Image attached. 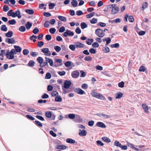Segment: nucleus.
Instances as JSON below:
<instances>
[{
	"label": "nucleus",
	"instance_id": "f257e3e1",
	"mask_svg": "<svg viewBox=\"0 0 151 151\" xmlns=\"http://www.w3.org/2000/svg\"><path fill=\"white\" fill-rule=\"evenodd\" d=\"M91 95L93 97L100 99L102 100H105L106 99L105 97L103 96L102 94L97 93L94 91H92Z\"/></svg>",
	"mask_w": 151,
	"mask_h": 151
},
{
	"label": "nucleus",
	"instance_id": "f03ea898",
	"mask_svg": "<svg viewBox=\"0 0 151 151\" xmlns=\"http://www.w3.org/2000/svg\"><path fill=\"white\" fill-rule=\"evenodd\" d=\"M45 59L46 60L45 62H43L44 60L41 57H38L37 59V62L40 64V66L41 67H42L47 65V58L45 57Z\"/></svg>",
	"mask_w": 151,
	"mask_h": 151
},
{
	"label": "nucleus",
	"instance_id": "7ed1b4c3",
	"mask_svg": "<svg viewBox=\"0 0 151 151\" xmlns=\"http://www.w3.org/2000/svg\"><path fill=\"white\" fill-rule=\"evenodd\" d=\"M95 34L99 37H102L105 35L102 30L100 29H97L95 30Z\"/></svg>",
	"mask_w": 151,
	"mask_h": 151
},
{
	"label": "nucleus",
	"instance_id": "20e7f679",
	"mask_svg": "<svg viewBox=\"0 0 151 151\" xmlns=\"http://www.w3.org/2000/svg\"><path fill=\"white\" fill-rule=\"evenodd\" d=\"M12 17H17L19 19L21 17V16L20 15V12L19 10H17L15 12H12Z\"/></svg>",
	"mask_w": 151,
	"mask_h": 151
},
{
	"label": "nucleus",
	"instance_id": "39448f33",
	"mask_svg": "<svg viewBox=\"0 0 151 151\" xmlns=\"http://www.w3.org/2000/svg\"><path fill=\"white\" fill-rule=\"evenodd\" d=\"M6 56L8 59L10 60H12L14 59V55L13 54L10 52H9V50L7 52V53L6 54Z\"/></svg>",
	"mask_w": 151,
	"mask_h": 151
},
{
	"label": "nucleus",
	"instance_id": "423d86ee",
	"mask_svg": "<svg viewBox=\"0 0 151 151\" xmlns=\"http://www.w3.org/2000/svg\"><path fill=\"white\" fill-rule=\"evenodd\" d=\"M63 35L64 37H67V36H72L74 35V34L73 32H71L70 30H67L66 32H64Z\"/></svg>",
	"mask_w": 151,
	"mask_h": 151
},
{
	"label": "nucleus",
	"instance_id": "0eeeda50",
	"mask_svg": "<svg viewBox=\"0 0 151 151\" xmlns=\"http://www.w3.org/2000/svg\"><path fill=\"white\" fill-rule=\"evenodd\" d=\"M79 73L77 70H75L73 71L71 73L72 77L74 78H77L79 76Z\"/></svg>",
	"mask_w": 151,
	"mask_h": 151
},
{
	"label": "nucleus",
	"instance_id": "6e6552de",
	"mask_svg": "<svg viewBox=\"0 0 151 151\" xmlns=\"http://www.w3.org/2000/svg\"><path fill=\"white\" fill-rule=\"evenodd\" d=\"M119 11V8L118 6L113 7L111 10V14H115L118 13Z\"/></svg>",
	"mask_w": 151,
	"mask_h": 151
},
{
	"label": "nucleus",
	"instance_id": "1a4fd4ad",
	"mask_svg": "<svg viewBox=\"0 0 151 151\" xmlns=\"http://www.w3.org/2000/svg\"><path fill=\"white\" fill-rule=\"evenodd\" d=\"M71 84V83L70 81H65L64 83V87L66 89H68L69 88Z\"/></svg>",
	"mask_w": 151,
	"mask_h": 151
},
{
	"label": "nucleus",
	"instance_id": "9d476101",
	"mask_svg": "<svg viewBox=\"0 0 151 151\" xmlns=\"http://www.w3.org/2000/svg\"><path fill=\"white\" fill-rule=\"evenodd\" d=\"M75 91L77 93L81 95H82L85 93L84 91L79 88H75Z\"/></svg>",
	"mask_w": 151,
	"mask_h": 151
},
{
	"label": "nucleus",
	"instance_id": "9b49d317",
	"mask_svg": "<svg viewBox=\"0 0 151 151\" xmlns=\"http://www.w3.org/2000/svg\"><path fill=\"white\" fill-rule=\"evenodd\" d=\"M87 132L84 129L79 130V132L78 133V134L82 136H86V135Z\"/></svg>",
	"mask_w": 151,
	"mask_h": 151
},
{
	"label": "nucleus",
	"instance_id": "f8f14e48",
	"mask_svg": "<svg viewBox=\"0 0 151 151\" xmlns=\"http://www.w3.org/2000/svg\"><path fill=\"white\" fill-rule=\"evenodd\" d=\"M5 41L8 44H13L15 42V40L13 38H6Z\"/></svg>",
	"mask_w": 151,
	"mask_h": 151
},
{
	"label": "nucleus",
	"instance_id": "ddd939ff",
	"mask_svg": "<svg viewBox=\"0 0 151 151\" xmlns=\"http://www.w3.org/2000/svg\"><path fill=\"white\" fill-rule=\"evenodd\" d=\"M96 125L98 127L105 128L106 127V125L103 122H98L96 124Z\"/></svg>",
	"mask_w": 151,
	"mask_h": 151
},
{
	"label": "nucleus",
	"instance_id": "4468645a",
	"mask_svg": "<svg viewBox=\"0 0 151 151\" xmlns=\"http://www.w3.org/2000/svg\"><path fill=\"white\" fill-rule=\"evenodd\" d=\"M98 115L101 118H104L105 119L110 118L111 116L109 115L105 114H99Z\"/></svg>",
	"mask_w": 151,
	"mask_h": 151
},
{
	"label": "nucleus",
	"instance_id": "2eb2a0df",
	"mask_svg": "<svg viewBox=\"0 0 151 151\" xmlns=\"http://www.w3.org/2000/svg\"><path fill=\"white\" fill-rule=\"evenodd\" d=\"M68 148L67 146L65 145H59L56 146V148L59 150H65Z\"/></svg>",
	"mask_w": 151,
	"mask_h": 151
},
{
	"label": "nucleus",
	"instance_id": "dca6fc26",
	"mask_svg": "<svg viewBox=\"0 0 151 151\" xmlns=\"http://www.w3.org/2000/svg\"><path fill=\"white\" fill-rule=\"evenodd\" d=\"M115 98L116 99L121 98L123 96V93L119 91L115 94Z\"/></svg>",
	"mask_w": 151,
	"mask_h": 151
},
{
	"label": "nucleus",
	"instance_id": "f3484780",
	"mask_svg": "<svg viewBox=\"0 0 151 151\" xmlns=\"http://www.w3.org/2000/svg\"><path fill=\"white\" fill-rule=\"evenodd\" d=\"M76 48L83 47L84 46V45L81 43L79 42H77L75 43Z\"/></svg>",
	"mask_w": 151,
	"mask_h": 151
},
{
	"label": "nucleus",
	"instance_id": "a211bd4d",
	"mask_svg": "<svg viewBox=\"0 0 151 151\" xmlns=\"http://www.w3.org/2000/svg\"><path fill=\"white\" fill-rule=\"evenodd\" d=\"M142 108H143L145 112L146 113H148L149 111H148V106L146 104H142Z\"/></svg>",
	"mask_w": 151,
	"mask_h": 151
},
{
	"label": "nucleus",
	"instance_id": "6ab92c4d",
	"mask_svg": "<svg viewBox=\"0 0 151 151\" xmlns=\"http://www.w3.org/2000/svg\"><path fill=\"white\" fill-rule=\"evenodd\" d=\"M48 118H51V120H54L55 118V116L54 115H52L51 112L48 111Z\"/></svg>",
	"mask_w": 151,
	"mask_h": 151
},
{
	"label": "nucleus",
	"instance_id": "aec40b11",
	"mask_svg": "<svg viewBox=\"0 0 151 151\" xmlns=\"http://www.w3.org/2000/svg\"><path fill=\"white\" fill-rule=\"evenodd\" d=\"M66 142L70 144H74L75 143V141L71 138H68L66 140Z\"/></svg>",
	"mask_w": 151,
	"mask_h": 151
},
{
	"label": "nucleus",
	"instance_id": "412c9836",
	"mask_svg": "<svg viewBox=\"0 0 151 151\" xmlns=\"http://www.w3.org/2000/svg\"><path fill=\"white\" fill-rule=\"evenodd\" d=\"M13 34V32L12 31H9L5 34V36L8 37H11L12 36Z\"/></svg>",
	"mask_w": 151,
	"mask_h": 151
},
{
	"label": "nucleus",
	"instance_id": "4be33fe9",
	"mask_svg": "<svg viewBox=\"0 0 151 151\" xmlns=\"http://www.w3.org/2000/svg\"><path fill=\"white\" fill-rule=\"evenodd\" d=\"M49 8L50 9H53L55 6V4L53 3L50 2L48 5Z\"/></svg>",
	"mask_w": 151,
	"mask_h": 151
},
{
	"label": "nucleus",
	"instance_id": "5701e85b",
	"mask_svg": "<svg viewBox=\"0 0 151 151\" xmlns=\"http://www.w3.org/2000/svg\"><path fill=\"white\" fill-rule=\"evenodd\" d=\"M62 99L60 96H57L55 98V101L58 102H60L62 101Z\"/></svg>",
	"mask_w": 151,
	"mask_h": 151
},
{
	"label": "nucleus",
	"instance_id": "b1692460",
	"mask_svg": "<svg viewBox=\"0 0 151 151\" xmlns=\"http://www.w3.org/2000/svg\"><path fill=\"white\" fill-rule=\"evenodd\" d=\"M32 24L28 22L25 24V26L27 29H29L32 27Z\"/></svg>",
	"mask_w": 151,
	"mask_h": 151
},
{
	"label": "nucleus",
	"instance_id": "393cba45",
	"mask_svg": "<svg viewBox=\"0 0 151 151\" xmlns=\"http://www.w3.org/2000/svg\"><path fill=\"white\" fill-rule=\"evenodd\" d=\"M58 19L61 21H63V22H66V18L62 16H59L58 17Z\"/></svg>",
	"mask_w": 151,
	"mask_h": 151
},
{
	"label": "nucleus",
	"instance_id": "a878e982",
	"mask_svg": "<svg viewBox=\"0 0 151 151\" xmlns=\"http://www.w3.org/2000/svg\"><path fill=\"white\" fill-rule=\"evenodd\" d=\"M103 50L104 52L107 53L109 52L110 50L108 47L105 46L103 47Z\"/></svg>",
	"mask_w": 151,
	"mask_h": 151
},
{
	"label": "nucleus",
	"instance_id": "bb28decb",
	"mask_svg": "<svg viewBox=\"0 0 151 151\" xmlns=\"http://www.w3.org/2000/svg\"><path fill=\"white\" fill-rule=\"evenodd\" d=\"M25 12L27 14H32L34 13V11L32 9H26L25 10Z\"/></svg>",
	"mask_w": 151,
	"mask_h": 151
},
{
	"label": "nucleus",
	"instance_id": "cd10ccee",
	"mask_svg": "<svg viewBox=\"0 0 151 151\" xmlns=\"http://www.w3.org/2000/svg\"><path fill=\"white\" fill-rule=\"evenodd\" d=\"M35 65V62L32 60H30L28 64V66L29 67H33Z\"/></svg>",
	"mask_w": 151,
	"mask_h": 151
},
{
	"label": "nucleus",
	"instance_id": "c85d7f7f",
	"mask_svg": "<svg viewBox=\"0 0 151 151\" xmlns=\"http://www.w3.org/2000/svg\"><path fill=\"white\" fill-rule=\"evenodd\" d=\"M81 26L82 29H84L87 27V25L84 22L81 23Z\"/></svg>",
	"mask_w": 151,
	"mask_h": 151
},
{
	"label": "nucleus",
	"instance_id": "c756f323",
	"mask_svg": "<svg viewBox=\"0 0 151 151\" xmlns=\"http://www.w3.org/2000/svg\"><path fill=\"white\" fill-rule=\"evenodd\" d=\"M102 139L103 141L107 143L111 142L110 139L108 137H103L102 138Z\"/></svg>",
	"mask_w": 151,
	"mask_h": 151
},
{
	"label": "nucleus",
	"instance_id": "7c9ffc66",
	"mask_svg": "<svg viewBox=\"0 0 151 151\" xmlns=\"http://www.w3.org/2000/svg\"><path fill=\"white\" fill-rule=\"evenodd\" d=\"M14 47L15 48V50L17 51V52H20L21 51V48L18 46L16 45H14Z\"/></svg>",
	"mask_w": 151,
	"mask_h": 151
},
{
	"label": "nucleus",
	"instance_id": "2f4dec72",
	"mask_svg": "<svg viewBox=\"0 0 151 151\" xmlns=\"http://www.w3.org/2000/svg\"><path fill=\"white\" fill-rule=\"evenodd\" d=\"M72 5L74 7L78 5V2L76 0H72L71 2Z\"/></svg>",
	"mask_w": 151,
	"mask_h": 151
},
{
	"label": "nucleus",
	"instance_id": "473e14b6",
	"mask_svg": "<svg viewBox=\"0 0 151 151\" xmlns=\"http://www.w3.org/2000/svg\"><path fill=\"white\" fill-rule=\"evenodd\" d=\"M93 40L92 39H88L86 40L87 43L89 45H91L93 42Z\"/></svg>",
	"mask_w": 151,
	"mask_h": 151
},
{
	"label": "nucleus",
	"instance_id": "72a5a7b5",
	"mask_svg": "<svg viewBox=\"0 0 151 151\" xmlns=\"http://www.w3.org/2000/svg\"><path fill=\"white\" fill-rule=\"evenodd\" d=\"M46 5H45L43 4H40L39 5V8L40 9H43L44 10H45L46 9V7H44L45 6H46Z\"/></svg>",
	"mask_w": 151,
	"mask_h": 151
},
{
	"label": "nucleus",
	"instance_id": "f704fd0d",
	"mask_svg": "<svg viewBox=\"0 0 151 151\" xmlns=\"http://www.w3.org/2000/svg\"><path fill=\"white\" fill-rule=\"evenodd\" d=\"M54 48L56 51L57 52H59L61 50V47L58 46H54Z\"/></svg>",
	"mask_w": 151,
	"mask_h": 151
},
{
	"label": "nucleus",
	"instance_id": "c9c22d12",
	"mask_svg": "<svg viewBox=\"0 0 151 151\" xmlns=\"http://www.w3.org/2000/svg\"><path fill=\"white\" fill-rule=\"evenodd\" d=\"M35 123L37 126L39 127H41L42 126V125L41 123L38 121H35Z\"/></svg>",
	"mask_w": 151,
	"mask_h": 151
},
{
	"label": "nucleus",
	"instance_id": "e433bc0d",
	"mask_svg": "<svg viewBox=\"0 0 151 151\" xmlns=\"http://www.w3.org/2000/svg\"><path fill=\"white\" fill-rule=\"evenodd\" d=\"M8 23L10 24L14 25L16 23L15 20L14 19H12L11 20H9L8 22Z\"/></svg>",
	"mask_w": 151,
	"mask_h": 151
},
{
	"label": "nucleus",
	"instance_id": "4c0bfd02",
	"mask_svg": "<svg viewBox=\"0 0 151 151\" xmlns=\"http://www.w3.org/2000/svg\"><path fill=\"white\" fill-rule=\"evenodd\" d=\"M65 67H69L71 65V62L70 61H67L65 63Z\"/></svg>",
	"mask_w": 151,
	"mask_h": 151
},
{
	"label": "nucleus",
	"instance_id": "58836bf2",
	"mask_svg": "<svg viewBox=\"0 0 151 151\" xmlns=\"http://www.w3.org/2000/svg\"><path fill=\"white\" fill-rule=\"evenodd\" d=\"M119 45L118 43H116L114 44H112L111 45V47L112 48H118L119 47Z\"/></svg>",
	"mask_w": 151,
	"mask_h": 151
},
{
	"label": "nucleus",
	"instance_id": "ea45409f",
	"mask_svg": "<svg viewBox=\"0 0 151 151\" xmlns=\"http://www.w3.org/2000/svg\"><path fill=\"white\" fill-rule=\"evenodd\" d=\"M95 13L94 12H92L90 14H87L86 15V17L87 18H90L94 15Z\"/></svg>",
	"mask_w": 151,
	"mask_h": 151
},
{
	"label": "nucleus",
	"instance_id": "a19ab883",
	"mask_svg": "<svg viewBox=\"0 0 151 151\" xmlns=\"http://www.w3.org/2000/svg\"><path fill=\"white\" fill-rule=\"evenodd\" d=\"M97 22V19L96 18H93L90 20V22L91 24H94Z\"/></svg>",
	"mask_w": 151,
	"mask_h": 151
},
{
	"label": "nucleus",
	"instance_id": "79ce46f5",
	"mask_svg": "<svg viewBox=\"0 0 151 151\" xmlns=\"http://www.w3.org/2000/svg\"><path fill=\"white\" fill-rule=\"evenodd\" d=\"M9 9V7L8 6L5 5L3 7V11L4 12H7Z\"/></svg>",
	"mask_w": 151,
	"mask_h": 151
},
{
	"label": "nucleus",
	"instance_id": "37998d69",
	"mask_svg": "<svg viewBox=\"0 0 151 151\" xmlns=\"http://www.w3.org/2000/svg\"><path fill=\"white\" fill-rule=\"evenodd\" d=\"M26 30V28L24 26H21L19 28V30L22 32H24Z\"/></svg>",
	"mask_w": 151,
	"mask_h": 151
},
{
	"label": "nucleus",
	"instance_id": "c03bdc74",
	"mask_svg": "<svg viewBox=\"0 0 151 151\" xmlns=\"http://www.w3.org/2000/svg\"><path fill=\"white\" fill-rule=\"evenodd\" d=\"M92 58L90 56H88L85 58L84 60L86 61H91Z\"/></svg>",
	"mask_w": 151,
	"mask_h": 151
},
{
	"label": "nucleus",
	"instance_id": "a18cd8bd",
	"mask_svg": "<svg viewBox=\"0 0 151 151\" xmlns=\"http://www.w3.org/2000/svg\"><path fill=\"white\" fill-rule=\"evenodd\" d=\"M1 30L3 31H6L7 30V28L5 25H3L1 26Z\"/></svg>",
	"mask_w": 151,
	"mask_h": 151
},
{
	"label": "nucleus",
	"instance_id": "49530a36",
	"mask_svg": "<svg viewBox=\"0 0 151 151\" xmlns=\"http://www.w3.org/2000/svg\"><path fill=\"white\" fill-rule=\"evenodd\" d=\"M114 144L115 146H116L117 147H121V146L122 145L119 142L117 141H116L114 142Z\"/></svg>",
	"mask_w": 151,
	"mask_h": 151
},
{
	"label": "nucleus",
	"instance_id": "de8ad7c7",
	"mask_svg": "<svg viewBox=\"0 0 151 151\" xmlns=\"http://www.w3.org/2000/svg\"><path fill=\"white\" fill-rule=\"evenodd\" d=\"M39 32V29L36 27H35L32 31V32L35 34H37Z\"/></svg>",
	"mask_w": 151,
	"mask_h": 151
},
{
	"label": "nucleus",
	"instance_id": "09e8293b",
	"mask_svg": "<svg viewBox=\"0 0 151 151\" xmlns=\"http://www.w3.org/2000/svg\"><path fill=\"white\" fill-rule=\"evenodd\" d=\"M69 48L72 50L74 51L76 47L75 45H70L69 46Z\"/></svg>",
	"mask_w": 151,
	"mask_h": 151
},
{
	"label": "nucleus",
	"instance_id": "8fccbe9b",
	"mask_svg": "<svg viewBox=\"0 0 151 151\" xmlns=\"http://www.w3.org/2000/svg\"><path fill=\"white\" fill-rule=\"evenodd\" d=\"M56 31V29L55 28H52L49 29L50 32L52 34H54Z\"/></svg>",
	"mask_w": 151,
	"mask_h": 151
},
{
	"label": "nucleus",
	"instance_id": "3c124183",
	"mask_svg": "<svg viewBox=\"0 0 151 151\" xmlns=\"http://www.w3.org/2000/svg\"><path fill=\"white\" fill-rule=\"evenodd\" d=\"M44 45V42L42 41H39L37 42V46L39 47H41Z\"/></svg>",
	"mask_w": 151,
	"mask_h": 151
},
{
	"label": "nucleus",
	"instance_id": "603ef678",
	"mask_svg": "<svg viewBox=\"0 0 151 151\" xmlns=\"http://www.w3.org/2000/svg\"><path fill=\"white\" fill-rule=\"evenodd\" d=\"M146 70L145 68L143 66H141L139 69V71L140 72H144Z\"/></svg>",
	"mask_w": 151,
	"mask_h": 151
},
{
	"label": "nucleus",
	"instance_id": "864d4df0",
	"mask_svg": "<svg viewBox=\"0 0 151 151\" xmlns=\"http://www.w3.org/2000/svg\"><path fill=\"white\" fill-rule=\"evenodd\" d=\"M29 53V51L27 49H24L23 51V53L24 55H27Z\"/></svg>",
	"mask_w": 151,
	"mask_h": 151
},
{
	"label": "nucleus",
	"instance_id": "5fc2aeb1",
	"mask_svg": "<svg viewBox=\"0 0 151 151\" xmlns=\"http://www.w3.org/2000/svg\"><path fill=\"white\" fill-rule=\"evenodd\" d=\"M76 33L78 34H80L81 32V31L79 27H77L75 30Z\"/></svg>",
	"mask_w": 151,
	"mask_h": 151
},
{
	"label": "nucleus",
	"instance_id": "6e6d98bb",
	"mask_svg": "<svg viewBox=\"0 0 151 151\" xmlns=\"http://www.w3.org/2000/svg\"><path fill=\"white\" fill-rule=\"evenodd\" d=\"M99 44L96 42H95L93 43L92 45V46L94 48H96L98 47L99 46Z\"/></svg>",
	"mask_w": 151,
	"mask_h": 151
},
{
	"label": "nucleus",
	"instance_id": "4d7b16f0",
	"mask_svg": "<svg viewBox=\"0 0 151 151\" xmlns=\"http://www.w3.org/2000/svg\"><path fill=\"white\" fill-rule=\"evenodd\" d=\"M75 115L74 114H70L68 115L69 118L71 119H73L75 117Z\"/></svg>",
	"mask_w": 151,
	"mask_h": 151
},
{
	"label": "nucleus",
	"instance_id": "13d9d810",
	"mask_svg": "<svg viewBox=\"0 0 151 151\" xmlns=\"http://www.w3.org/2000/svg\"><path fill=\"white\" fill-rule=\"evenodd\" d=\"M80 72L81 73V77H84L86 76V73L83 70H81Z\"/></svg>",
	"mask_w": 151,
	"mask_h": 151
},
{
	"label": "nucleus",
	"instance_id": "bf43d9fd",
	"mask_svg": "<svg viewBox=\"0 0 151 151\" xmlns=\"http://www.w3.org/2000/svg\"><path fill=\"white\" fill-rule=\"evenodd\" d=\"M124 83L123 81H122L118 84V86L120 88H123L124 87Z\"/></svg>",
	"mask_w": 151,
	"mask_h": 151
},
{
	"label": "nucleus",
	"instance_id": "052dcab7",
	"mask_svg": "<svg viewBox=\"0 0 151 151\" xmlns=\"http://www.w3.org/2000/svg\"><path fill=\"white\" fill-rule=\"evenodd\" d=\"M36 117L39 120L43 121L44 120V119L43 117L41 116H39V115H36Z\"/></svg>",
	"mask_w": 151,
	"mask_h": 151
},
{
	"label": "nucleus",
	"instance_id": "680f3d73",
	"mask_svg": "<svg viewBox=\"0 0 151 151\" xmlns=\"http://www.w3.org/2000/svg\"><path fill=\"white\" fill-rule=\"evenodd\" d=\"M48 62L49 63L50 65L51 66H53V61L52 59L48 58Z\"/></svg>",
	"mask_w": 151,
	"mask_h": 151
},
{
	"label": "nucleus",
	"instance_id": "e2e57ef3",
	"mask_svg": "<svg viewBox=\"0 0 151 151\" xmlns=\"http://www.w3.org/2000/svg\"><path fill=\"white\" fill-rule=\"evenodd\" d=\"M58 94V93L56 91H54L51 93V95L53 97H55Z\"/></svg>",
	"mask_w": 151,
	"mask_h": 151
},
{
	"label": "nucleus",
	"instance_id": "0e129e2a",
	"mask_svg": "<svg viewBox=\"0 0 151 151\" xmlns=\"http://www.w3.org/2000/svg\"><path fill=\"white\" fill-rule=\"evenodd\" d=\"M26 117L28 119L32 120H34L35 119L34 117L29 115H27L26 116Z\"/></svg>",
	"mask_w": 151,
	"mask_h": 151
},
{
	"label": "nucleus",
	"instance_id": "69168bd1",
	"mask_svg": "<svg viewBox=\"0 0 151 151\" xmlns=\"http://www.w3.org/2000/svg\"><path fill=\"white\" fill-rule=\"evenodd\" d=\"M65 30V27H61L59 29V31L60 32H63Z\"/></svg>",
	"mask_w": 151,
	"mask_h": 151
},
{
	"label": "nucleus",
	"instance_id": "338daca9",
	"mask_svg": "<svg viewBox=\"0 0 151 151\" xmlns=\"http://www.w3.org/2000/svg\"><path fill=\"white\" fill-rule=\"evenodd\" d=\"M65 72L64 71H59L58 74L60 76H63L65 74Z\"/></svg>",
	"mask_w": 151,
	"mask_h": 151
},
{
	"label": "nucleus",
	"instance_id": "774afa93",
	"mask_svg": "<svg viewBox=\"0 0 151 151\" xmlns=\"http://www.w3.org/2000/svg\"><path fill=\"white\" fill-rule=\"evenodd\" d=\"M147 3L146 2H144L143 3L142 6L143 10H144L147 7Z\"/></svg>",
	"mask_w": 151,
	"mask_h": 151
}]
</instances>
